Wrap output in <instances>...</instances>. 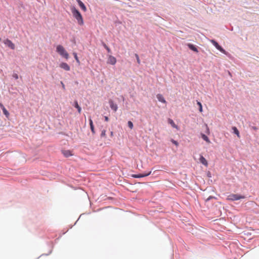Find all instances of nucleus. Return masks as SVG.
<instances>
[{
    "instance_id": "nucleus-38",
    "label": "nucleus",
    "mask_w": 259,
    "mask_h": 259,
    "mask_svg": "<svg viewBox=\"0 0 259 259\" xmlns=\"http://www.w3.org/2000/svg\"><path fill=\"white\" fill-rule=\"evenodd\" d=\"M122 99L123 101H124V97L122 96Z\"/></svg>"
},
{
    "instance_id": "nucleus-40",
    "label": "nucleus",
    "mask_w": 259,
    "mask_h": 259,
    "mask_svg": "<svg viewBox=\"0 0 259 259\" xmlns=\"http://www.w3.org/2000/svg\"><path fill=\"white\" fill-rule=\"evenodd\" d=\"M77 222V221H76V222H75V223H74V224H73V226H75V225L76 224V222Z\"/></svg>"
},
{
    "instance_id": "nucleus-22",
    "label": "nucleus",
    "mask_w": 259,
    "mask_h": 259,
    "mask_svg": "<svg viewBox=\"0 0 259 259\" xmlns=\"http://www.w3.org/2000/svg\"><path fill=\"white\" fill-rule=\"evenodd\" d=\"M141 174L142 175L143 178H144L149 176L151 174V171H144Z\"/></svg>"
},
{
    "instance_id": "nucleus-39",
    "label": "nucleus",
    "mask_w": 259,
    "mask_h": 259,
    "mask_svg": "<svg viewBox=\"0 0 259 259\" xmlns=\"http://www.w3.org/2000/svg\"><path fill=\"white\" fill-rule=\"evenodd\" d=\"M228 73H229V74L230 75H231V74L230 72L228 71Z\"/></svg>"
},
{
    "instance_id": "nucleus-8",
    "label": "nucleus",
    "mask_w": 259,
    "mask_h": 259,
    "mask_svg": "<svg viewBox=\"0 0 259 259\" xmlns=\"http://www.w3.org/2000/svg\"><path fill=\"white\" fill-rule=\"evenodd\" d=\"M59 67L65 71H69L70 70V66L67 63L65 62L61 63L59 65Z\"/></svg>"
},
{
    "instance_id": "nucleus-19",
    "label": "nucleus",
    "mask_w": 259,
    "mask_h": 259,
    "mask_svg": "<svg viewBox=\"0 0 259 259\" xmlns=\"http://www.w3.org/2000/svg\"><path fill=\"white\" fill-rule=\"evenodd\" d=\"M201 137L204 141H205L207 143H210L209 138L205 134L203 133H201Z\"/></svg>"
},
{
    "instance_id": "nucleus-21",
    "label": "nucleus",
    "mask_w": 259,
    "mask_h": 259,
    "mask_svg": "<svg viewBox=\"0 0 259 259\" xmlns=\"http://www.w3.org/2000/svg\"><path fill=\"white\" fill-rule=\"evenodd\" d=\"M132 177L134 178H143L142 175L141 173L138 174H133L132 175Z\"/></svg>"
},
{
    "instance_id": "nucleus-16",
    "label": "nucleus",
    "mask_w": 259,
    "mask_h": 259,
    "mask_svg": "<svg viewBox=\"0 0 259 259\" xmlns=\"http://www.w3.org/2000/svg\"><path fill=\"white\" fill-rule=\"evenodd\" d=\"M167 122L173 128H178V126L175 124L174 120L171 118H168Z\"/></svg>"
},
{
    "instance_id": "nucleus-23",
    "label": "nucleus",
    "mask_w": 259,
    "mask_h": 259,
    "mask_svg": "<svg viewBox=\"0 0 259 259\" xmlns=\"http://www.w3.org/2000/svg\"><path fill=\"white\" fill-rule=\"evenodd\" d=\"M73 55L74 58L75 60H76V61L77 63H80V62H79V58H78V57H77V53H75V52H73Z\"/></svg>"
},
{
    "instance_id": "nucleus-37",
    "label": "nucleus",
    "mask_w": 259,
    "mask_h": 259,
    "mask_svg": "<svg viewBox=\"0 0 259 259\" xmlns=\"http://www.w3.org/2000/svg\"><path fill=\"white\" fill-rule=\"evenodd\" d=\"M113 132L111 131V132H110V135H111V136H113Z\"/></svg>"
},
{
    "instance_id": "nucleus-10",
    "label": "nucleus",
    "mask_w": 259,
    "mask_h": 259,
    "mask_svg": "<svg viewBox=\"0 0 259 259\" xmlns=\"http://www.w3.org/2000/svg\"><path fill=\"white\" fill-rule=\"evenodd\" d=\"M80 8L83 11L86 12L87 10V7L84 3L81 0H76Z\"/></svg>"
},
{
    "instance_id": "nucleus-20",
    "label": "nucleus",
    "mask_w": 259,
    "mask_h": 259,
    "mask_svg": "<svg viewBox=\"0 0 259 259\" xmlns=\"http://www.w3.org/2000/svg\"><path fill=\"white\" fill-rule=\"evenodd\" d=\"M197 104L198 105L199 112H202L203 111L202 105L200 101H197Z\"/></svg>"
},
{
    "instance_id": "nucleus-24",
    "label": "nucleus",
    "mask_w": 259,
    "mask_h": 259,
    "mask_svg": "<svg viewBox=\"0 0 259 259\" xmlns=\"http://www.w3.org/2000/svg\"><path fill=\"white\" fill-rule=\"evenodd\" d=\"M127 125L130 129H133L134 127L133 123L131 121H128Z\"/></svg>"
},
{
    "instance_id": "nucleus-41",
    "label": "nucleus",
    "mask_w": 259,
    "mask_h": 259,
    "mask_svg": "<svg viewBox=\"0 0 259 259\" xmlns=\"http://www.w3.org/2000/svg\"><path fill=\"white\" fill-rule=\"evenodd\" d=\"M77 222V221H76V222H75V223H74V224H73V226H75V225L76 224V222Z\"/></svg>"
},
{
    "instance_id": "nucleus-9",
    "label": "nucleus",
    "mask_w": 259,
    "mask_h": 259,
    "mask_svg": "<svg viewBox=\"0 0 259 259\" xmlns=\"http://www.w3.org/2000/svg\"><path fill=\"white\" fill-rule=\"evenodd\" d=\"M187 46L188 47V48L194 52H196V53H198V50L197 49V47L196 45H194V44H190V43H189L187 45Z\"/></svg>"
},
{
    "instance_id": "nucleus-18",
    "label": "nucleus",
    "mask_w": 259,
    "mask_h": 259,
    "mask_svg": "<svg viewBox=\"0 0 259 259\" xmlns=\"http://www.w3.org/2000/svg\"><path fill=\"white\" fill-rule=\"evenodd\" d=\"M62 153L65 157H69L72 155L71 151L69 150L62 151Z\"/></svg>"
},
{
    "instance_id": "nucleus-17",
    "label": "nucleus",
    "mask_w": 259,
    "mask_h": 259,
    "mask_svg": "<svg viewBox=\"0 0 259 259\" xmlns=\"http://www.w3.org/2000/svg\"><path fill=\"white\" fill-rule=\"evenodd\" d=\"M232 130L233 133L236 135L238 138H240V133L238 128L236 126H232Z\"/></svg>"
},
{
    "instance_id": "nucleus-32",
    "label": "nucleus",
    "mask_w": 259,
    "mask_h": 259,
    "mask_svg": "<svg viewBox=\"0 0 259 259\" xmlns=\"http://www.w3.org/2000/svg\"><path fill=\"white\" fill-rule=\"evenodd\" d=\"M105 49L107 50V52H108V53H111V49L109 48V47H107V48H106Z\"/></svg>"
},
{
    "instance_id": "nucleus-7",
    "label": "nucleus",
    "mask_w": 259,
    "mask_h": 259,
    "mask_svg": "<svg viewBox=\"0 0 259 259\" xmlns=\"http://www.w3.org/2000/svg\"><path fill=\"white\" fill-rule=\"evenodd\" d=\"M109 104L110 107L112 110H113L114 112H116L117 110L118 106L113 102V100H110L109 101Z\"/></svg>"
},
{
    "instance_id": "nucleus-27",
    "label": "nucleus",
    "mask_w": 259,
    "mask_h": 259,
    "mask_svg": "<svg viewBox=\"0 0 259 259\" xmlns=\"http://www.w3.org/2000/svg\"><path fill=\"white\" fill-rule=\"evenodd\" d=\"M170 141H171V142L173 144L175 145L176 146H178V145H179V143H178V141H176V140H174L173 139H171L170 140Z\"/></svg>"
},
{
    "instance_id": "nucleus-12",
    "label": "nucleus",
    "mask_w": 259,
    "mask_h": 259,
    "mask_svg": "<svg viewBox=\"0 0 259 259\" xmlns=\"http://www.w3.org/2000/svg\"><path fill=\"white\" fill-rule=\"evenodd\" d=\"M199 161L201 163H202L203 165H204L205 166H208V162L205 159V158L202 155H200L199 157Z\"/></svg>"
},
{
    "instance_id": "nucleus-34",
    "label": "nucleus",
    "mask_w": 259,
    "mask_h": 259,
    "mask_svg": "<svg viewBox=\"0 0 259 259\" xmlns=\"http://www.w3.org/2000/svg\"><path fill=\"white\" fill-rule=\"evenodd\" d=\"M104 119L105 121H108L109 120V118L107 116H104Z\"/></svg>"
},
{
    "instance_id": "nucleus-1",
    "label": "nucleus",
    "mask_w": 259,
    "mask_h": 259,
    "mask_svg": "<svg viewBox=\"0 0 259 259\" xmlns=\"http://www.w3.org/2000/svg\"><path fill=\"white\" fill-rule=\"evenodd\" d=\"M71 11L73 17L77 20L78 24L80 26L83 25L84 21L83 17L79 11L75 7L72 6L71 8Z\"/></svg>"
},
{
    "instance_id": "nucleus-33",
    "label": "nucleus",
    "mask_w": 259,
    "mask_h": 259,
    "mask_svg": "<svg viewBox=\"0 0 259 259\" xmlns=\"http://www.w3.org/2000/svg\"><path fill=\"white\" fill-rule=\"evenodd\" d=\"M52 251V249H51V250H50V251H49V252L48 253H47V254H41L40 256H42V255H48L49 254H50V253H51Z\"/></svg>"
},
{
    "instance_id": "nucleus-26",
    "label": "nucleus",
    "mask_w": 259,
    "mask_h": 259,
    "mask_svg": "<svg viewBox=\"0 0 259 259\" xmlns=\"http://www.w3.org/2000/svg\"><path fill=\"white\" fill-rule=\"evenodd\" d=\"M106 131L105 130H103L102 131L101 134L100 135L101 138L106 137Z\"/></svg>"
},
{
    "instance_id": "nucleus-36",
    "label": "nucleus",
    "mask_w": 259,
    "mask_h": 259,
    "mask_svg": "<svg viewBox=\"0 0 259 259\" xmlns=\"http://www.w3.org/2000/svg\"><path fill=\"white\" fill-rule=\"evenodd\" d=\"M207 177H211V174L210 172H208V173L207 174Z\"/></svg>"
},
{
    "instance_id": "nucleus-31",
    "label": "nucleus",
    "mask_w": 259,
    "mask_h": 259,
    "mask_svg": "<svg viewBox=\"0 0 259 259\" xmlns=\"http://www.w3.org/2000/svg\"><path fill=\"white\" fill-rule=\"evenodd\" d=\"M61 84L62 85V89L63 90H65V86L64 83L62 81H61Z\"/></svg>"
},
{
    "instance_id": "nucleus-29",
    "label": "nucleus",
    "mask_w": 259,
    "mask_h": 259,
    "mask_svg": "<svg viewBox=\"0 0 259 259\" xmlns=\"http://www.w3.org/2000/svg\"><path fill=\"white\" fill-rule=\"evenodd\" d=\"M13 77L15 79H17L18 78V75L17 73H14L12 75Z\"/></svg>"
},
{
    "instance_id": "nucleus-14",
    "label": "nucleus",
    "mask_w": 259,
    "mask_h": 259,
    "mask_svg": "<svg viewBox=\"0 0 259 259\" xmlns=\"http://www.w3.org/2000/svg\"><path fill=\"white\" fill-rule=\"evenodd\" d=\"M72 105L74 106V108H75L77 110V112L79 113H81V107L78 104V101L77 100H75L74 101V103L73 104H72Z\"/></svg>"
},
{
    "instance_id": "nucleus-15",
    "label": "nucleus",
    "mask_w": 259,
    "mask_h": 259,
    "mask_svg": "<svg viewBox=\"0 0 259 259\" xmlns=\"http://www.w3.org/2000/svg\"><path fill=\"white\" fill-rule=\"evenodd\" d=\"M156 98L159 102H161L162 103H166V100H165L162 95L158 94L156 95Z\"/></svg>"
},
{
    "instance_id": "nucleus-28",
    "label": "nucleus",
    "mask_w": 259,
    "mask_h": 259,
    "mask_svg": "<svg viewBox=\"0 0 259 259\" xmlns=\"http://www.w3.org/2000/svg\"><path fill=\"white\" fill-rule=\"evenodd\" d=\"M135 57L136 58V59H137V63L138 64H140V60L139 57V56H138V55L137 54H135Z\"/></svg>"
},
{
    "instance_id": "nucleus-35",
    "label": "nucleus",
    "mask_w": 259,
    "mask_h": 259,
    "mask_svg": "<svg viewBox=\"0 0 259 259\" xmlns=\"http://www.w3.org/2000/svg\"><path fill=\"white\" fill-rule=\"evenodd\" d=\"M251 128H252L253 130H255V131H256V130H257V127H256V126H252V127H251Z\"/></svg>"
},
{
    "instance_id": "nucleus-3",
    "label": "nucleus",
    "mask_w": 259,
    "mask_h": 259,
    "mask_svg": "<svg viewBox=\"0 0 259 259\" xmlns=\"http://www.w3.org/2000/svg\"><path fill=\"white\" fill-rule=\"evenodd\" d=\"M245 196L238 194H231L227 197V200L231 201L245 198Z\"/></svg>"
},
{
    "instance_id": "nucleus-6",
    "label": "nucleus",
    "mask_w": 259,
    "mask_h": 259,
    "mask_svg": "<svg viewBox=\"0 0 259 259\" xmlns=\"http://www.w3.org/2000/svg\"><path fill=\"white\" fill-rule=\"evenodd\" d=\"M107 63L111 65H115L116 63V58L112 55H109Z\"/></svg>"
},
{
    "instance_id": "nucleus-13",
    "label": "nucleus",
    "mask_w": 259,
    "mask_h": 259,
    "mask_svg": "<svg viewBox=\"0 0 259 259\" xmlns=\"http://www.w3.org/2000/svg\"><path fill=\"white\" fill-rule=\"evenodd\" d=\"M89 124H90L91 132L93 133V134H95V127H94V125L93 124V120L92 119L91 117L89 118Z\"/></svg>"
},
{
    "instance_id": "nucleus-5",
    "label": "nucleus",
    "mask_w": 259,
    "mask_h": 259,
    "mask_svg": "<svg viewBox=\"0 0 259 259\" xmlns=\"http://www.w3.org/2000/svg\"><path fill=\"white\" fill-rule=\"evenodd\" d=\"M4 43L5 45H6L7 47L10 48L12 50H15V46L14 44L9 39L7 38L4 41Z\"/></svg>"
},
{
    "instance_id": "nucleus-30",
    "label": "nucleus",
    "mask_w": 259,
    "mask_h": 259,
    "mask_svg": "<svg viewBox=\"0 0 259 259\" xmlns=\"http://www.w3.org/2000/svg\"><path fill=\"white\" fill-rule=\"evenodd\" d=\"M101 45L102 46L105 48L106 49V48H107V47H108L104 41H101Z\"/></svg>"
},
{
    "instance_id": "nucleus-2",
    "label": "nucleus",
    "mask_w": 259,
    "mask_h": 259,
    "mask_svg": "<svg viewBox=\"0 0 259 259\" xmlns=\"http://www.w3.org/2000/svg\"><path fill=\"white\" fill-rule=\"evenodd\" d=\"M56 51L60 56L66 59L69 58V54L62 45H59L57 46Z\"/></svg>"
},
{
    "instance_id": "nucleus-4",
    "label": "nucleus",
    "mask_w": 259,
    "mask_h": 259,
    "mask_svg": "<svg viewBox=\"0 0 259 259\" xmlns=\"http://www.w3.org/2000/svg\"><path fill=\"white\" fill-rule=\"evenodd\" d=\"M210 41L218 50L220 51L223 54H227V52L226 51V50L224 49L221 46L215 39H210Z\"/></svg>"
},
{
    "instance_id": "nucleus-25",
    "label": "nucleus",
    "mask_w": 259,
    "mask_h": 259,
    "mask_svg": "<svg viewBox=\"0 0 259 259\" xmlns=\"http://www.w3.org/2000/svg\"><path fill=\"white\" fill-rule=\"evenodd\" d=\"M216 199L217 198L215 197V196H209L206 200H205V201L206 202H208L209 201H210L211 199Z\"/></svg>"
},
{
    "instance_id": "nucleus-11",
    "label": "nucleus",
    "mask_w": 259,
    "mask_h": 259,
    "mask_svg": "<svg viewBox=\"0 0 259 259\" xmlns=\"http://www.w3.org/2000/svg\"><path fill=\"white\" fill-rule=\"evenodd\" d=\"M0 108L2 110L4 114L7 117H8L9 116L10 113H9V111L7 110V109L5 108V107L4 106L3 104L2 103H0Z\"/></svg>"
}]
</instances>
